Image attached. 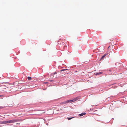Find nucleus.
Segmentation results:
<instances>
[{
	"label": "nucleus",
	"instance_id": "obj_9",
	"mask_svg": "<svg viewBox=\"0 0 127 127\" xmlns=\"http://www.w3.org/2000/svg\"><path fill=\"white\" fill-rule=\"evenodd\" d=\"M27 78L29 80H31L32 79V78L30 77H28Z\"/></svg>",
	"mask_w": 127,
	"mask_h": 127
},
{
	"label": "nucleus",
	"instance_id": "obj_1",
	"mask_svg": "<svg viewBox=\"0 0 127 127\" xmlns=\"http://www.w3.org/2000/svg\"><path fill=\"white\" fill-rule=\"evenodd\" d=\"M17 121V120H12L8 121H6V123H14Z\"/></svg>",
	"mask_w": 127,
	"mask_h": 127
},
{
	"label": "nucleus",
	"instance_id": "obj_13",
	"mask_svg": "<svg viewBox=\"0 0 127 127\" xmlns=\"http://www.w3.org/2000/svg\"><path fill=\"white\" fill-rule=\"evenodd\" d=\"M104 57H104V56H102V57L100 59V60L103 59Z\"/></svg>",
	"mask_w": 127,
	"mask_h": 127
},
{
	"label": "nucleus",
	"instance_id": "obj_7",
	"mask_svg": "<svg viewBox=\"0 0 127 127\" xmlns=\"http://www.w3.org/2000/svg\"><path fill=\"white\" fill-rule=\"evenodd\" d=\"M54 77V74H51L50 76V78H52L53 77Z\"/></svg>",
	"mask_w": 127,
	"mask_h": 127
},
{
	"label": "nucleus",
	"instance_id": "obj_17",
	"mask_svg": "<svg viewBox=\"0 0 127 127\" xmlns=\"http://www.w3.org/2000/svg\"><path fill=\"white\" fill-rule=\"evenodd\" d=\"M3 108L1 107H0V108Z\"/></svg>",
	"mask_w": 127,
	"mask_h": 127
},
{
	"label": "nucleus",
	"instance_id": "obj_4",
	"mask_svg": "<svg viewBox=\"0 0 127 127\" xmlns=\"http://www.w3.org/2000/svg\"><path fill=\"white\" fill-rule=\"evenodd\" d=\"M57 72H55L54 73V76L56 78H57V77L58 76V75H57Z\"/></svg>",
	"mask_w": 127,
	"mask_h": 127
},
{
	"label": "nucleus",
	"instance_id": "obj_12",
	"mask_svg": "<svg viewBox=\"0 0 127 127\" xmlns=\"http://www.w3.org/2000/svg\"><path fill=\"white\" fill-rule=\"evenodd\" d=\"M67 70V69H62V70H61V71H65Z\"/></svg>",
	"mask_w": 127,
	"mask_h": 127
},
{
	"label": "nucleus",
	"instance_id": "obj_15",
	"mask_svg": "<svg viewBox=\"0 0 127 127\" xmlns=\"http://www.w3.org/2000/svg\"><path fill=\"white\" fill-rule=\"evenodd\" d=\"M2 95H0V97H2Z\"/></svg>",
	"mask_w": 127,
	"mask_h": 127
},
{
	"label": "nucleus",
	"instance_id": "obj_2",
	"mask_svg": "<svg viewBox=\"0 0 127 127\" xmlns=\"http://www.w3.org/2000/svg\"><path fill=\"white\" fill-rule=\"evenodd\" d=\"M78 99V98L77 97H76L73 99L70 100V103L74 102L77 100Z\"/></svg>",
	"mask_w": 127,
	"mask_h": 127
},
{
	"label": "nucleus",
	"instance_id": "obj_5",
	"mask_svg": "<svg viewBox=\"0 0 127 127\" xmlns=\"http://www.w3.org/2000/svg\"><path fill=\"white\" fill-rule=\"evenodd\" d=\"M86 114V113L85 112L82 113L81 114H79V115L80 116H83V115H85Z\"/></svg>",
	"mask_w": 127,
	"mask_h": 127
},
{
	"label": "nucleus",
	"instance_id": "obj_8",
	"mask_svg": "<svg viewBox=\"0 0 127 127\" xmlns=\"http://www.w3.org/2000/svg\"><path fill=\"white\" fill-rule=\"evenodd\" d=\"M74 118V117H71V118H67V119L68 120H71V119H72V118Z\"/></svg>",
	"mask_w": 127,
	"mask_h": 127
},
{
	"label": "nucleus",
	"instance_id": "obj_10",
	"mask_svg": "<svg viewBox=\"0 0 127 127\" xmlns=\"http://www.w3.org/2000/svg\"><path fill=\"white\" fill-rule=\"evenodd\" d=\"M65 101L66 103H70V100H67Z\"/></svg>",
	"mask_w": 127,
	"mask_h": 127
},
{
	"label": "nucleus",
	"instance_id": "obj_3",
	"mask_svg": "<svg viewBox=\"0 0 127 127\" xmlns=\"http://www.w3.org/2000/svg\"><path fill=\"white\" fill-rule=\"evenodd\" d=\"M0 124H5L6 123V121H1L0 122Z\"/></svg>",
	"mask_w": 127,
	"mask_h": 127
},
{
	"label": "nucleus",
	"instance_id": "obj_14",
	"mask_svg": "<svg viewBox=\"0 0 127 127\" xmlns=\"http://www.w3.org/2000/svg\"><path fill=\"white\" fill-rule=\"evenodd\" d=\"M108 53H106L103 56H104V57H105L108 54Z\"/></svg>",
	"mask_w": 127,
	"mask_h": 127
},
{
	"label": "nucleus",
	"instance_id": "obj_6",
	"mask_svg": "<svg viewBox=\"0 0 127 127\" xmlns=\"http://www.w3.org/2000/svg\"><path fill=\"white\" fill-rule=\"evenodd\" d=\"M102 73V72H98V73H97V72L95 73V75H99L100 74H101Z\"/></svg>",
	"mask_w": 127,
	"mask_h": 127
},
{
	"label": "nucleus",
	"instance_id": "obj_11",
	"mask_svg": "<svg viewBox=\"0 0 127 127\" xmlns=\"http://www.w3.org/2000/svg\"><path fill=\"white\" fill-rule=\"evenodd\" d=\"M66 104V103H65V101L63 102H62L60 103V104Z\"/></svg>",
	"mask_w": 127,
	"mask_h": 127
},
{
	"label": "nucleus",
	"instance_id": "obj_16",
	"mask_svg": "<svg viewBox=\"0 0 127 127\" xmlns=\"http://www.w3.org/2000/svg\"><path fill=\"white\" fill-rule=\"evenodd\" d=\"M52 80H49V81H52Z\"/></svg>",
	"mask_w": 127,
	"mask_h": 127
}]
</instances>
